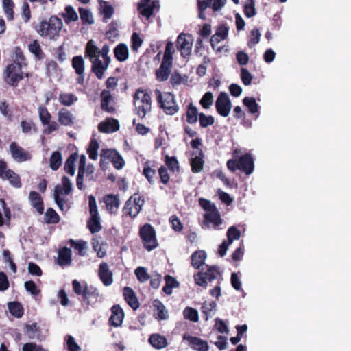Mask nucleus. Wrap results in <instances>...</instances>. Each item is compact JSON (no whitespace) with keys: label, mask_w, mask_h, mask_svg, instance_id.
Returning <instances> with one entry per match:
<instances>
[{"label":"nucleus","mask_w":351,"mask_h":351,"mask_svg":"<svg viewBox=\"0 0 351 351\" xmlns=\"http://www.w3.org/2000/svg\"><path fill=\"white\" fill-rule=\"evenodd\" d=\"M92 62V71L95 73L96 77L101 80L103 78L105 71L107 69L109 64L103 63L99 58H95L91 61Z\"/></svg>","instance_id":"29"},{"label":"nucleus","mask_w":351,"mask_h":351,"mask_svg":"<svg viewBox=\"0 0 351 351\" xmlns=\"http://www.w3.org/2000/svg\"><path fill=\"white\" fill-rule=\"evenodd\" d=\"M10 313L15 317L20 318L23 315L24 310L21 304L19 302H10L8 303Z\"/></svg>","instance_id":"45"},{"label":"nucleus","mask_w":351,"mask_h":351,"mask_svg":"<svg viewBox=\"0 0 351 351\" xmlns=\"http://www.w3.org/2000/svg\"><path fill=\"white\" fill-rule=\"evenodd\" d=\"M99 2L100 5L99 13L103 16L102 21L107 23L114 14V9L108 1L99 0Z\"/></svg>","instance_id":"26"},{"label":"nucleus","mask_w":351,"mask_h":351,"mask_svg":"<svg viewBox=\"0 0 351 351\" xmlns=\"http://www.w3.org/2000/svg\"><path fill=\"white\" fill-rule=\"evenodd\" d=\"M198 17L205 20V10L207 8L211 7L214 11L221 10L226 4V0H197Z\"/></svg>","instance_id":"8"},{"label":"nucleus","mask_w":351,"mask_h":351,"mask_svg":"<svg viewBox=\"0 0 351 351\" xmlns=\"http://www.w3.org/2000/svg\"><path fill=\"white\" fill-rule=\"evenodd\" d=\"M10 152L12 158L17 162H23L32 158L31 154L19 146L16 142L10 145Z\"/></svg>","instance_id":"11"},{"label":"nucleus","mask_w":351,"mask_h":351,"mask_svg":"<svg viewBox=\"0 0 351 351\" xmlns=\"http://www.w3.org/2000/svg\"><path fill=\"white\" fill-rule=\"evenodd\" d=\"M39 119L43 125H47L49 123L51 115L48 111L47 108L45 106H39L38 108Z\"/></svg>","instance_id":"59"},{"label":"nucleus","mask_w":351,"mask_h":351,"mask_svg":"<svg viewBox=\"0 0 351 351\" xmlns=\"http://www.w3.org/2000/svg\"><path fill=\"white\" fill-rule=\"evenodd\" d=\"M215 108L217 113L223 117H226L230 114L232 104L231 101L225 92H221L215 101Z\"/></svg>","instance_id":"9"},{"label":"nucleus","mask_w":351,"mask_h":351,"mask_svg":"<svg viewBox=\"0 0 351 351\" xmlns=\"http://www.w3.org/2000/svg\"><path fill=\"white\" fill-rule=\"evenodd\" d=\"M72 66L77 75L84 74V60L81 56H74L72 59Z\"/></svg>","instance_id":"50"},{"label":"nucleus","mask_w":351,"mask_h":351,"mask_svg":"<svg viewBox=\"0 0 351 351\" xmlns=\"http://www.w3.org/2000/svg\"><path fill=\"white\" fill-rule=\"evenodd\" d=\"M165 165L173 173L178 172L180 170L179 162L175 156H169L167 155L165 160Z\"/></svg>","instance_id":"53"},{"label":"nucleus","mask_w":351,"mask_h":351,"mask_svg":"<svg viewBox=\"0 0 351 351\" xmlns=\"http://www.w3.org/2000/svg\"><path fill=\"white\" fill-rule=\"evenodd\" d=\"M228 34V28L225 25L219 26L215 32V34L210 38V42L213 49L218 51H221L220 47H217V45L221 40H225Z\"/></svg>","instance_id":"15"},{"label":"nucleus","mask_w":351,"mask_h":351,"mask_svg":"<svg viewBox=\"0 0 351 351\" xmlns=\"http://www.w3.org/2000/svg\"><path fill=\"white\" fill-rule=\"evenodd\" d=\"M151 162L147 160L145 162L143 169V175L147 180L150 184L155 183V178L156 175V170L150 166Z\"/></svg>","instance_id":"36"},{"label":"nucleus","mask_w":351,"mask_h":351,"mask_svg":"<svg viewBox=\"0 0 351 351\" xmlns=\"http://www.w3.org/2000/svg\"><path fill=\"white\" fill-rule=\"evenodd\" d=\"M183 315L185 319L190 321L197 322L199 320L197 311L192 307H186L183 311Z\"/></svg>","instance_id":"57"},{"label":"nucleus","mask_w":351,"mask_h":351,"mask_svg":"<svg viewBox=\"0 0 351 351\" xmlns=\"http://www.w3.org/2000/svg\"><path fill=\"white\" fill-rule=\"evenodd\" d=\"M104 159L110 160L114 167L117 169H121L125 165V161L123 157L116 149H102L101 153V162Z\"/></svg>","instance_id":"10"},{"label":"nucleus","mask_w":351,"mask_h":351,"mask_svg":"<svg viewBox=\"0 0 351 351\" xmlns=\"http://www.w3.org/2000/svg\"><path fill=\"white\" fill-rule=\"evenodd\" d=\"M99 293L97 288L88 286L85 283V291L82 295L83 301L88 305L95 304L98 301Z\"/></svg>","instance_id":"17"},{"label":"nucleus","mask_w":351,"mask_h":351,"mask_svg":"<svg viewBox=\"0 0 351 351\" xmlns=\"http://www.w3.org/2000/svg\"><path fill=\"white\" fill-rule=\"evenodd\" d=\"M217 307L215 302H206L202 303L201 306V311L204 315V318L206 321L208 320L210 317V313L215 311Z\"/></svg>","instance_id":"44"},{"label":"nucleus","mask_w":351,"mask_h":351,"mask_svg":"<svg viewBox=\"0 0 351 351\" xmlns=\"http://www.w3.org/2000/svg\"><path fill=\"white\" fill-rule=\"evenodd\" d=\"M60 194H62V190L60 189L59 186H56L55 188L54 193V200L58 205V208L62 210L67 211L69 207L67 206L66 201L60 197Z\"/></svg>","instance_id":"37"},{"label":"nucleus","mask_w":351,"mask_h":351,"mask_svg":"<svg viewBox=\"0 0 351 351\" xmlns=\"http://www.w3.org/2000/svg\"><path fill=\"white\" fill-rule=\"evenodd\" d=\"M60 103L65 106H71L77 100V97L73 93H60L58 97Z\"/></svg>","instance_id":"51"},{"label":"nucleus","mask_w":351,"mask_h":351,"mask_svg":"<svg viewBox=\"0 0 351 351\" xmlns=\"http://www.w3.org/2000/svg\"><path fill=\"white\" fill-rule=\"evenodd\" d=\"M62 21L56 16H52L48 21H41L36 27L37 33L43 38L56 40L62 27Z\"/></svg>","instance_id":"2"},{"label":"nucleus","mask_w":351,"mask_h":351,"mask_svg":"<svg viewBox=\"0 0 351 351\" xmlns=\"http://www.w3.org/2000/svg\"><path fill=\"white\" fill-rule=\"evenodd\" d=\"M159 1L154 0L149 4L138 5V10L139 13L147 19H149L154 14L156 8L159 9Z\"/></svg>","instance_id":"24"},{"label":"nucleus","mask_w":351,"mask_h":351,"mask_svg":"<svg viewBox=\"0 0 351 351\" xmlns=\"http://www.w3.org/2000/svg\"><path fill=\"white\" fill-rule=\"evenodd\" d=\"M62 16L67 25L78 20L77 14L71 5H66L65 7V13L62 14Z\"/></svg>","instance_id":"41"},{"label":"nucleus","mask_w":351,"mask_h":351,"mask_svg":"<svg viewBox=\"0 0 351 351\" xmlns=\"http://www.w3.org/2000/svg\"><path fill=\"white\" fill-rule=\"evenodd\" d=\"M45 219L47 223H57L60 221V217L54 209L49 208L45 213Z\"/></svg>","instance_id":"56"},{"label":"nucleus","mask_w":351,"mask_h":351,"mask_svg":"<svg viewBox=\"0 0 351 351\" xmlns=\"http://www.w3.org/2000/svg\"><path fill=\"white\" fill-rule=\"evenodd\" d=\"M23 67L17 63L8 64L3 71L4 82L12 87H17L19 83L25 77H29V74L22 71Z\"/></svg>","instance_id":"4"},{"label":"nucleus","mask_w":351,"mask_h":351,"mask_svg":"<svg viewBox=\"0 0 351 351\" xmlns=\"http://www.w3.org/2000/svg\"><path fill=\"white\" fill-rule=\"evenodd\" d=\"M134 112L141 119L152 110V97L147 89L138 88L133 95Z\"/></svg>","instance_id":"1"},{"label":"nucleus","mask_w":351,"mask_h":351,"mask_svg":"<svg viewBox=\"0 0 351 351\" xmlns=\"http://www.w3.org/2000/svg\"><path fill=\"white\" fill-rule=\"evenodd\" d=\"M206 271L202 269L197 274H194V280L197 285L206 288L208 283H211L213 280H222L221 274L219 267L216 265H206Z\"/></svg>","instance_id":"5"},{"label":"nucleus","mask_w":351,"mask_h":351,"mask_svg":"<svg viewBox=\"0 0 351 351\" xmlns=\"http://www.w3.org/2000/svg\"><path fill=\"white\" fill-rule=\"evenodd\" d=\"M29 197L32 206L37 210L38 213L43 214L44 211V206L40 195L36 191H31Z\"/></svg>","instance_id":"35"},{"label":"nucleus","mask_w":351,"mask_h":351,"mask_svg":"<svg viewBox=\"0 0 351 351\" xmlns=\"http://www.w3.org/2000/svg\"><path fill=\"white\" fill-rule=\"evenodd\" d=\"M77 153L75 152L71 154L66 159L64 164L65 171L71 176H73L75 174V162L77 159Z\"/></svg>","instance_id":"42"},{"label":"nucleus","mask_w":351,"mask_h":351,"mask_svg":"<svg viewBox=\"0 0 351 351\" xmlns=\"http://www.w3.org/2000/svg\"><path fill=\"white\" fill-rule=\"evenodd\" d=\"M72 252L70 248L64 247L58 252L57 263L60 266L69 265L71 263Z\"/></svg>","instance_id":"28"},{"label":"nucleus","mask_w":351,"mask_h":351,"mask_svg":"<svg viewBox=\"0 0 351 351\" xmlns=\"http://www.w3.org/2000/svg\"><path fill=\"white\" fill-rule=\"evenodd\" d=\"M239 170L247 176L252 173L254 169V158L250 153H245L239 158Z\"/></svg>","instance_id":"13"},{"label":"nucleus","mask_w":351,"mask_h":351,"mask_svg":"<svg viewBox=\"0 0 351 351\" xmlns=\"http://www.w3.org/2000/svg\"><path fill=\"white\" fill-rule=\"evenodd\" d=\"M87 228L92 234L99 232L102 228L100 223V217H90L87 221Z\"/></svg>","instance_id":"40"},{"label":"nucleus","mask_w":351,"mask_h":351,"mask_svg":"<svg viewBox=\"0 0 351 351\" xmlns=\"http://www.w3.org/2000/svg\"><path fill=\"white\" fill-rule=\"evenodd\" d=\"M112 315L109 319V323L111 326L119 327L122 324L124 318V312L121 307L118 304H114L111 308Z\"/></svg>","instance_id":"18"},{"label":"nucleus","mask_w":351,"mask_h":351,"mask_svg":"<svg viewBox=\"0 0 351 351\" xmlns=\"http://www.w3.org/2000/svg\"><path fill=\"white\" fill-rule=\"evenodd\" d=\"M3 180H8L10 183L16 188L21 187V182L19 176L12 169L7 170V174Z\"/></svg>","instance_id":"47"},{"label":"nucleus","mask_w":351,"mask_h":351,"mask_svg":"<svg viewBox=\"0 0 351 351\" xmlns=\"http://www.w3.org/2000/svg\"><path fill=\"white\" fill-rule=\"evenodd\" d=\"M134 274L138 280L141 282H145L150 278V276L147 272L146 269L143 267H138L134 270Z\"/></svg>","instance_id":"62"},{"label":"nucleus","mask_w":351,"mask_h":351,"mask_svg":"<svg viewBox=\"0 0 351 351\" xmlns=\"http://www.w3.org/2000/svg\"><path fill=\"white\" fill-rule=\"evenodd\" d=\"M119 129V121L113 118L107 119L99 123L98 130L103 133H110Z\"/></svg>","instance_id":"21"},{"label":"nucleus","mask_w":351,"mask_h":351,"mask_svg":"<svg viewBox=\"0 0 351 351\" xmlns=\"http://www.w3.org/2000/svg\"><path fill=\"white\" fill-rule=\"evenodd\" d=\"M114 57L118 61H125L129 56L128 46L124 43H119L114 47Z\"/></svg>","instance_id":"32"},{"label":"nucleus","mask_w":351,"mask_h":351,"mask_svg":"<svg viewBox=\"0 0 351 351\" xmlns=\"http://www.w3.org/2000/svg\"><path fill=\"white\" fill-rule=\"evenodd\" d=\"M79 14L83 25H92L94 23L93 16L90 10L79 8Z\"/></svg>","instance_id":"46"},{"label":"nucleus","mask_w":351,"mask_h":351,"mask_svg":"<svg viewBox=\"0 0 351 351\" xmlns=\"http://www.w3.org/2000/svg\"><path fill=\"white\" fill-rule=\"evenodd\" d=\"M204 220L217 226L221 223V219L217 208L204 215Z\"/></svg>","instance_id":"43"},{"label":"nucleus","mask_w":351,"mask_h":351,"mask_svg":"<svg viewBox=\"0 0 351 351\" xmlns=\"http://www.w3.org/2000/svg\"><path fill=\"white\" fill-rule=\"evenodd\" d=\"M144 203L143 197L138 193H134L125 202L122 210L123 214L134 219L141 211Z\"/></svg>","instance_id":"7"},{"label":"nucleus","mask_w":351,"mask_h":351,"mask_svg":"<svg viewBox=\"0 0 351 351\" xmlns=\"http://www.w3.org/2000/svg\"><path fill=\"white\" fill-rule=\"evenodd\" d=\"M243 105L247 108L249 112L255 114L258 112L259 106L252 97H245L243 99Z\"/></svg>","instance_id":"49"},{"label":"nucleus","mask_w":351,"mask_h":351,"mask_svg":"<svg viewBox=\"0 0 351 351\" xmlns=\"http://www.w3.org/2000/svg\"><path fill=\"white\" fill-rule=\"evenodd\" d=\"M70 245L78 252L80 256H84V250L86 248V243L84 241H75L73 239L69 241Z\"/></svg>","instance_id":"61"},{"label":"nucleus","mask_w":351,"mask_h":351,"mask_svg":"<svg viewBox=\"0 0 351 351\" xmlns=\"http://www.w3.org/2000/svg\"><path fill=\"white\" fill-rule=\"evenodd\" d=\"M14 56L12 63H17L18 65L26 67L27 66V60L21 47H16L14 48Z\"/></svg>","instance_id":"48"},{"label":"nucleus","mask_w":351,"mask_h":351,"mask_svg":"<svg viewBox=\"0 0 351 351\" xmlns=\"http://www.w3.org/2000/svg\"><path fill=\"white\" fill-rule=\"evenodd\" d=\"M206 258V254L204 250H197L194 252L191 256V265L195 269H199L204 265Z\"/></svg>","instance_id":"30"},{"label":"nucleus","mask_w":351,"mask_h":351,"mask_svg":"<svg viewBox=\"0 0 351 351\" xmlns=\"http://www.w3.org/2000/svg\"><path fill=\"white\" fill-rule=\"evenodd\" d=\"M187 34L182 33L177 38V48L180 51L182 56L188 57L191 54L192 42L186 39Z\"/></svg>","instance_id":"14"},{"label":"nucleus","mask_w":351,"mask_h":351,"mask_svg":"<svg viewBox=\"0 0 351 351\" xmlns=\"http://www.w3.org/2000/svg\"><path fill=\"white\" fill-rule=\"evenodd\" d=\"M213 103V95L211 92H206L199 101L200 105L205 109H208Z\"/></svg>","instance_id":"64"},{"label":"nucleus","mask_w":351,"mask_h":351,"mask_svg":"<svg viewBox=\"0 0 351 351\" xmlns=\"http://www.w3.org/2000/svg\"><path fill=\"white\" fill-rule=\"evenodd\" d=\"M156 101L158 107L163 110L167 115H174L180 110L176 104L175 95L170 92L162 93L160 90H155Z\"/></svg>","instance_id":"3"},{"label":"nucleus","mask_w":351,"mask_h":351,"mask_svg":"<svg viewBox=\"0 0 351 351\" xmlns=\"http://www.w3.org/2000/svg\"><path fill=\"white\" fill-rule=\"evenodd\" d=\"M3 6L4 12L8 21L13 20L14 19V4L12 0H3Z\"/></svg>","instance_id":"55"},{"label":"nucleus","mask_w":351,"mask_h":351,"mask_svg":"<svg viewBox=\"0 0 351 351\" xmlns=\"http://www.w3.org/2000/svg\"><path fill=\"white\" fill-rule=\"evenodd\" d=\"M74 116L66 108H62L58 112V121L64 126H72L74 124Z\"/></svg>","instance_id":"23"},{"label":"nucleus","mask_w":351,"mask_h":351,"mask_svg":"<svg viewBox=\"0 0 351 351\" xmlns=\"http://www.w3.org/2000/svg\"><path fill=\"white\" fill-rule=\"evenodd\" d=\"M138 234L143 247L147 251L150 252L158 246L156 230L150 223L141 226Z\"/></svg>","instance_id":"6"},{"label":"nucleus","mask_w":351,"mask_h":351,"mask_svg":"<svg viewBox=\"0 0 351 351\" xmlns=\"http://www.w3.org/2000/svg\"><path fill=\"white\" fill-rule=\"evenodd\" d=\"M124 300L127 304L133 309L136 310L139 307L138 300L134 291L130 287H125L123 290Z\"/></svg>","instance_id":"20"},{"label":"nucleus","mask_w":351,"mask_h":351,"mask_svg":"<svg viewBox=\"0 0 351 351\" xmlns=\"http://www.w3.org/2000/svg\"><path fill=\"white\" fill-rule=\"evenodd\" d=\"M148 342L157 350L165 348L168 345L167 338L158 333L152 334L148 339Z\"/></svg>","instance_id":"27"},{"label":"nucleus","mask_w":351,"mask_h":351,"mask_svg":"<svg viewBox=\"0 0 351 351\" xmlns=\"http://www.w3.org/2000/svg\"><path fill=\"white\" fill-rule=\"evenodd\" d=\"M28 49L34 56L36 60L39 61L44 59L45 55L37 40H34L28 45Z\"/></svg>","instance_id":"33"},{"label":"nucleus","mask_w":351,"mask_h":351,"mask_svg":"<svg viewBox=\"0 0 351 351\" xmlns=\"http://www.w3.org/2000/svg\"><path fill=\"white\" fill-rule=\"evenodd\" d=\"M204 160L202 151L199 150V156H197L191 160V171L195 173L202 171L204 167Z\"/></svg>","instance_id":"39"},{"label":"nucleus","mask_w":351,"mask_h":351,"mask_svg":"<svg viewBox=\"0 0 351 351\" xmlns=\"http://www.w3.org/2000/svg\"><path fill=\"white\" fill-rule=\"evenodd\" d=\"M98 276L105 286H110L113 282L112 272L109 269L108 263H100L98 269Z\"/></svg>","instance_id":"16"},{"label":"nucleus","mask_w":351,"mask_h":351,"mask_svg":"<svg viewBox=\"0 0 351 351\" xmlns=\"http://www.w3.org/2000/svg\"><path fill=\"white\" fill-rule=\"evenodd\" d=\"M243 12L246 17L251 18L256 14L255 4L254 0H247L244 5Z\"/></svg>","instance_id":"63"},{"label":"nucleus","mask_w":351,"mask_h":351,"mask_svg":"<svg viewBox=\"0 0 351 351\" xmlns=\"http://www.w3.org/2000/svg\"><path fill=\"white\" fill-rule=\"evenodd\" d=\"M183 340L189 342L191 349L197 351H208L209 346L206 341L199 337L192 336L188 333L184 334Z\"/></svg>","instance_id":"12"},{"label":"nucleus","mask_w":351,"mask_h":351,"mask_svg":"<svg viewBox=\"0 0 351 351\" xmlns=\"http://www.w3.org/2000/svg\"><path fill=\"white\" fill-rule=\"evenodd\" d=\"M153 306L156 310V319L159 320H165L168 317L167 311L161 301L158 299L154 300L153 302Z\"/></svg>","instance_id":"38"},{"label":"nucleus","mask_w":351,"mask_h":351,"mask_svg":"<svg viewBox=\"0 0 351 351\" xmlns=\"http://www.w3.org/2000/svg\"><path fill=\"white\" fill-rule=\"evenodd\" d=\"M107 210L110 214H115L120 206V200L117 195L108 194L104 197Z\"/></svg>","instance_id":"19"},{"label":"nucleus","mask_w":351,"mask_h":351,"mask_svg":"<svg viewBox=\"0 0 351 351\" xmlns=\"http://www.w3.org/2000/svg\"><path fill=\"white\" fill-rule=\"evenodd\" d=\"M199 114L197 108L192 102L186 106V120L188 123L194 124L197 123Z\"/></svg>","instance_id":"31"},{"label":"nucleus","mask_w":351,"mask_h":351,"mask_svg":"<svg viewBox=\"0 0 351 351\" xmlns=\"http://www.w3.org/2000/svg\"><path fill=\"white\" fill-rule=\"evenodd\" d=\"M173 62L162 60L161 64L156 71V75L158 80L166 81L171 71Z\"/></svg>","instance_id":"22"},{"label":"nucleus","mask_w":351,"mask_h":351,"mask_svg":"<svg viewBox=\"0 0 351 351\" xmlns=\"http://www.w3.org/2000/svg\"><path fill=\"white\" fill-rule=\"evenodd\" d=\"M62 154L60 152H53L49 159L50 167L51 169L56 171L62 165Z\"/></svg>","instance_id":"52"},{"label":"nucleus","mask_w":351,"mask_h":351,"mask_svg":"<svg viewBox=\"0 0 351 351\" xmlns=\"http://www.w3.org/2000/svg\"><path fill=\"white\" fill-rule=\"evenodd\" d=\"M99 143L95 138L91 139L88 147L87 149V153L89 158L91 160H95L98 156Z\"/></svg>","instance_id":"54"},{"label":"nucleus","mask_w":351,"mask_h":351,"mask_svg":"<svg viewBox=\"0 0 351 351\" xmlns=\"http://www.w3.org/2000/svg\"><path fill=\"white\" fill-rule=\"evenodd\" d=\"M112 99L110 92L108 90H103L101 93V108L107 112L113 113L115 108L110 105V101Z\"/></svg>","instance_id":"25"},{"label":"nucleus","mask_w":351,"mask_h":351,"mask_svg":"<svg viewBox=\"0 0 351 351\" xmlns=\"http://www.w3.org/2000/svg\"><path fill=\"white\" fill-rule=\"evenodd\" d=\"M199 121L200 126L204 128L213 125L215 118L212 115H206L204 113L201 112L199 114Z\"/></svg>","instance_id":"60"},{"label":"nucleus","mask_w":351,"mask_h":351,"mask_svg":"<svg viewBox=\"0 0 351 351\" xmlns=\"http://www.w3.org/2000/svg\"><path fill=\"white\" fill-rule=\"evenodd\" d=\"M39 331L40 329L37 324L33 323L32 324L25 325L24 332L29 339H34Z\"/></svg>","instance_id":"58"},{"label":"nucleus","mask_w":351,"mask_h":351,"mask_svg":"<svg viewBox=\"0 0 351 351\" xmlns=\"http://www.w3.org/2000/svg\"><path fill=\"white\" fill-rule=\"evenodd\" d=\"M100 49L95 45L93 40L88 41L85 48V56L89 58L91 62L95 58H99Z\"/></svg>","instance_id":"34"}]
</instances>
